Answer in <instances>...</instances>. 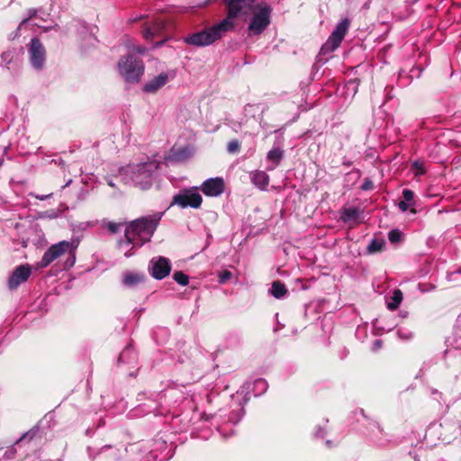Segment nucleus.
Wrapping results in <instances>:
<instances>
[{
    "mask_svg": "<svg viewBox=\"0 0 461 461\" xmlns=\"http://www.w3.org/2000/svg\"><path fill=\"white\" fill-rule=\"evenodd\" d=\"M79 243V239L73 238L70 240H62L51 245L44 252L41 261L39 262V267L41 268H45L56 259H59L61 257H66V260L63 263V268H71L76 263V253Z\"/></svg>",
    "mask_w": 461,
    "mask_h": 461,
    "instance_id": "f257e3e1",
    "label": "nucleus"
},
{
    "mask_svg": "<svg viewBox=\"0 0 461 461\" xmlns=\"http://www.w3.org/2000/svg\"><path fill=\"white\" fill-rule=\"evenodd\" d=\"M162 215V212H156L131 221L125 225L127 236L133 237L137 241V245L141 247L144 243L150 240Z\"/></svg>",
    "mask_w": 461,
    "mask_h": 461,
    "instance_id": "f03ea898",
    "label": "nucleus"
},
{
    "mask_svg": "<svg viewBox=\"0 0 461 461\" xmlns=\"http://www.w3.org/2000/svg\"><path fill=\"white\" fill-rule=\"evenodd\" d=\"M159 165V161L149 159L144 163L129 167L126 170V174L134 185L146 190L152 185Z\"/></svg>",
    "mask_w": 461,
    "mask_h": 461,
    "instance_id": "7ed1b4c3",
    "label": "nucleus"
},
{
    "mask_svg": "<svg viewBox=\"0 0 461 461\" xmlns=\"http://www.w3.org/2000/svg\"><path fill=\"white\" fill-rule=\"evenodd\" d=\"M226 21H220L212 26L203 29L184 38V42L194 47H206L215 41L231 30L226 25Z\"/></svg>",
    "mask_w": 461,
    "mask_h": 461,
    "instance_id": "20e7f679",
    "label": "nucleus"
},
{
    "mask_svg": "<svg viewBox=\"0 0 461 461\" xmlns=\"http://www.w3.org/2000/svg\"><path fill=\"white\" fill-rule=\"evenodd\" d=\"M227 8V16L221 21L227 22V26L232 31L236 26V20L246 21L254 11L255 0H224Z\"/></svg>",
    "mask_w": 461,
    "mask_h": 461,
    "instance_id": "39448f33",
    "label": "nucleus"
},
{
    "mask_svg": "<svg viewBox=\"0 0 461 461\" xmlns=\"http://www.w3.org/2000/svg\"><path fill=\"white\" fill-rule=\"evenodd\" d=\"M118 68L126 82L137 83L143 75L144 64L137 56L129 54L120 59Z\"/></svg>",
    "mask_w": 461,
    "mask_h": 461,
    "instance_id": "423d86ee",
    "label": "nucleus"
},
{
    "mask_svg": "<svg viewBox=\"0 0 461 461\" xmlns=\"http://www.w3.org/2000/svg\"><path fill=\"white\" fill-rule=\"evenodd\" d=\"M253 15L248 26L249 36L261 34L271 23V7L267 4H258L252 11Z\"/></svg>",
    "mask_w": 461,
    "mask_h": 461,
    "instance_id": "0eeeda50",
    "label": "nucleus"
},
{
    "mask_svg": "<svg viewBox=\"0 0 461 461\" xmlns=\"http://www.w3.org/2000/svg\"><path fill=\"white\" fill-rule=\"evenodd\" d=\"M203 203V197L195 186L184 188L173 196L171 206L177 205L185 209L191 207L198 209Z\"/></svg>",
    "mask_w": 461,
    "mask_h": 461,
    "instance_id": "6e6552de",
    "label": "nucleus"
},
{
    "mask_svg": "<svg viewBox=\"0 0 461 461\" xmlns=\"http://www.w3.org/2000/svg\"><path fill=\"white\" fill-rule=\"evenodd\" d=\"M350 25L348 18L342 19L321 48V54L327 55L336 50L345 38Z\"/></svg>",
    "mask_w": 461,
    "mask_h": 461,
    "instance_id": "1a4fd4ad",
    "label": "nucleus"
},
{
    "mask_svg": "<svg viewBox=\"0 0 461 461\" xmlns=\"http://www.w3.org/2000/svg\"><path fill=\"white\" fill-rule=\"evenodd\" d=\"M28 52L32 66L35 69H41L46 59V50L38 38L32 39L28 47Z\"/></svg>",
    "mask_w": 461,
    "mask_h": 461,
    "instance_id": "9d476101",
    "label": "nucleus"
},
{
    "mask_svg": "<svg viewBox=\"0 0 461 461\" xmlns=\"http://www.w3.org/2000/svg\"><path fill=\"white\" fill-rule=\"evenodd\" d=\"M149 271L151 276L158 280L165 278L171 271L169 259L164 257L152 258L149 264Z\"/></svg>",
    "mask_w": 461,
    "mask_h": 461,
    "instance_id": "9b49d317",
    "label": "nucleus"
},
{
    "mask_svg": "<svg viewBox=\"0 0 461 461\" xmlns=\"http://www.w3.org/2000/svg\"><path fill=\"white\" fill-rule=\"evenodd\" d=\"M224 181L221 177H213L202 184L201 191L206 196H218L224 192Z\"/></svg>",
    "mask_w": 461,
    "mask_h": 461,
    "instance_id": "f8f14e48",
    "label": "nucleus"
},
{
    "mask_svg": "<svg viewBox=\"0 0 461 461\" xmlns=\"http://www.w3.org/2000/svg\"><path fill=\"white\" fill-rule=\"evenodd\" d=\"M31 273V267L28 265L19 266L8 279V287L11 290L16 289L22 283L27 281Z\"/></svg>",
    "mask_w": 461,
    "mask_h": 461,
    "instance_id": "ddd939ff",
    "label": "nucleus"
},
{
    "mask_svg": "<svg viewBox=\"0 0 461 461\" xmlns=\"http://www.w3.org/2000/svg\"><path fill=\"white\" fill-rule=\"evenodd\" d=\"M166 23L160 18L155 19L153 22L145 23L142 31V36L146 41H152L155 37L162 34Z\"/></svg>",
    "mask_w": 461,
    "mask_h": 461,
    "instance_id": "4468645a",
    "label": "nucleus"
},
{
    "mask_svg": "<svg viewBox=\"0 0 461 461\" xmlns=\"http://www.w3.org/2000/svg\"><path fill=\"white\" fill-rule=\"evenodd\" d=\"M117 248L126 258H130L135 253V249L140 248V246L137 245L133 237H128L127 230H124V237L118 240Z\"/></svg>",
    "mask_w": 461,
    "mask_h": 461,
    "instance_id": "2eb2a0df",
    "label": "nucleus"
},
{
    "mask_svg": "<svg viewBox=\"0 0 461 461\" xmlns=\"http://www.w3.org/2000/svg\"><path fill=\"white\" fill-rule=\"evenodd\" d=\"M38 19H41V21H42V22H46V20L42 16L38 15V10L30 9L28 11V17L23 19L20 23V24L18 26V30H22L23 27H25L28 24H31L32 27L42 28L45 31L50 29V27L44 26L40 22H37Z\"/></svg>",
    "mask_w": 461,
    "mask_h": 461,
    "instance_id": "dca6fc26",
    "label": "nucleus"
},
{
    "mask_svg": "<svg viewBox=\"0 0 461 461\" xmlns=\"http://www.w3.org/2000/svg\"><path fill=\"white\" fill-rule=\"evenodd\" d=\"M251 183L258 189L264 191L269 185V176L262 170H254L249 173Z\"/></svg>",
    "mask_w": 461,
    "mask_h": 461,
    "instance_id": "f3484780",
    "label": "nucleus"
},
{
    "mask_svg": "<svg viewBox=\"0 0 461 461\" xmlns=\"http://www.w3.org/2000/svg\"><path fill=\"white\" fill-rule=\"evenodd\" d=\"M168 81V76L167 73H160L153 79L149 80L143 86V90L147 93H155L162 86H164Z\"/></svg>",
    "mask_w": 461,
    "mask_h": 461,
    "instance_id": "a211bd4d",
    "label": "nucleus"
},
{
    "mask_svg": "<svg viewBox=\"0 0 461 461\" xmlns=\"http://www.w3.org/2000/svg\"><path fill=\"white\" fill-rule=\"evenodd\" d=\"M283 157L284 151L281 148L274 147L271 149L267 154V161L272 162L273 165L268 166L267 169L269 171L274 170L280 164Z\"/></svg>",
    "mask_w": 461,
    "mask_h": 461,
    "instance_id": "6ab92c4d",
    "label": "nucleus"
},
{
    "mask_svg": "<svg viewBox=\"0 0 461 461\" xmlns=\"http://www.w3.org/2000/svg\"><path fill=\"white\" fill-rule=\"evenodd\" d=\"M144 280V276L139 273L128 272L124 274L122 283L127 287H135Z\"/></svg>",
    "mask_w": 461,
    "mask_h": 461,
    "instance_id": "aec40b11",
    "label": "nucleus"
},
{
    "mask_svg": "<svg viewBox=\"0 0 461 461\" xmlns=\"http://www.w3.org/2000/svg\"><path fill=\"white\" fill-rule=\"evenodd\" d=\"M360 214V211L357 207L343 208L340 212V220L348 223L352 221H356Z\"/></svg>",
    "mask_w": 461,
    "mask_h": 461,
    "instance_id": "412c9836",
    "label": "nucleus"
},
{
    "mask_svg": "<svg viewBox=\"0 0 461 461\" xmlns=\"http://www.w3.org/2000/svg\"><path fill=\"white\" fill-rule=\"evenodd\" d=\"M136 357L137 355L134 348L131 346H127L120 354L118 357V363H130L131 360L134 361L136 359Z\"/></svg>",
    "mask_w": 461,
    "mask_h": 461,
    "instance_id": "4be33fe9",
    "label": "nucleus"
},
{
    "mask_svg": "<svg viewBox=\"0 0 461 461\" xmlns=\"http://www.w3.org/2000/svg\"><path fill=\"white\" fill-rule=\"evenodd\" d=\"M270 292L275 298L280 299L287 293V289L280 281H275L272 284Z\"/></svg>",
    "mask_w": 461,
    "mask_h": 461,
    "instance_id": "5701e85b",
    "label": "nucleus"
},
{
    "mask_svg": "<svg viewBox=\"0 0 461 461\" xmlns=\"http://www.w3.org/2000/svg\"><path fill=\"white\" fill-rule=\"evenodd\" d=\"M385 247L384 239H373L367 246L368 253H376L382 251Z\"/></svg>",
    "mask_w": 461,
    "mask_h": 461,
    "instance_id": "b1692460",
    "label": "nucleus"
},
{
    "mask_svg": "<svg viewBox=\"0 0 461 461\" xmlns=\"http://www.w3.org/2000/svg\"><path fill=\"white\" fill-rule=\"evenodd\" d=\"M402 301V294L400 290H395L393 293V295L390 297L389 301L387 302V307L388 309L393 311L398 308L400 303Z\"/></svg>",
    "mask_w": 461,
    "mask_h": 461,
    "instance_id": "393cba45",
    "label": "nucleus"
},
{
    "mask_svg": "<svg viewBox=\"0 0 461 461\" xmlns=\"http://www.w3.org/2000/svg\"><path fill=\"white\" fill-rule=\"evenodd\" d=\"M124 225V222L104 221L102 223V228L107 230V231L110 234H116L121 230L122 227H123Z\"/></svg>",
    "mask_w": 461,
    "mask_h": 461,
    "instance_id": "a878e982",
    "label": "nucleus"
},
{
    "mask_svg": "<svg viewBox=\"0 0 461 461\" xmlns=\"http://www.w3.org/2000/svg\"><path fill=\"white\" fill-rule=\"evenodd\" d=\"M267 382L263 379V378H259V379H257L255 382H254V393L255 395H260L262 393H264L267 389Z\"/></svg>",
    "mask_w": 461,
    "mask_h": 461,
    "instance_id": "bb28decb",
    "label": "nucleus"
},
{
    "mask_svg": "<svg viewBox=\"0 0 461 461\" xmlns=\"http://www.w3.org/2000/svg\"><path fill=\"white\" fill-rule=\"evenodd\" d=\"M174 280L180 285H187L189 283V276L182 271H176L173 275Z\"/></svg>",
    "mask_w": 461,
    "mask_h": 461,
    "instance_id": "cd10ccee",
    "label": "nucleus"
},
{
    "mask_svg": "<svg viewBox=\"0 0 461 461\" xmlns=\"http://www.w3.org/2000/svg\"><path fill=\"white\" fill-rule=\"evenodd\" d=\"M402 233L398 229H394L389 231L388 240L391 243H397L402 240Z\"/></svg>",
    "mask_w": 461,
    "mask_h": 461,
    "instance_id": "c85d7f7f",
    "label": "nucleus"
},
{
    "mask_svg": "<svg viewBox=\"0 0 461 461\" xmlns=\"http://www.w3.org/2000/svg\"><path fill=\"white\" fill-rule=\"evenodd\" d=\"M240 149V143L238 140H232L227 144V151L230 154H235Z\"/></svg>",
    "mask_w": 461,
    "mask_h": 461,
    "instance_id": "c756f323",
    "label": "nucleus"
},
{
    "mask_svg": "<svg viewBox=\"0 0 461 461\" xmlns=\"http://www.w3.org/2000/svg\"><path fill=\"white\" fill-rule=\"evenodd\" d=\"M374 183L369 177H366L360 186L363 191H370L374 189Z\"/></svg>",
    "mask_w": 461,
    "mask_h": 461,
    "instance_id": "7c9ffc66",
    "label": "nucleus"
},
{
    "mask_svg": "<svg viewBox=\"0 0 461 461\" xmlns=\"http://www.w3.org/2000/svg\"><path fill=\"white\" fill-rule=\"evenodd\" d=\"M402 197L403 201L411 203L414 198V193L410 189H403Z\"/></svg>",
    "mask_w": 461,
    "mask_h": 461,
    "instance_id": "2f4dec72",
    "label": "nucleus"
},
{
    "mask_svg": "<svg viewBox=\"0 0 461 461\" xmlns=\"http://www.w3.org/2000/svg\"><path fill=\"white\" fill-rule=\"evenodd\" d=\"M231 276H232L231 272H230L228 270H224V271L221 272L219 275V282L221 284H224L228 280L230 279Z\"/></svg>",
    "mask_w": 461,
    "mask_h": 461,
    "instance_id": "473e14b6",
    "label": "nucleus"
},
{
    "mask_svg": "<svg viewBox=\"0 0 461 461\" xmlns=\"http://www.w3.org/2000/svg\"><path fill=\"white\" fill-rule=\"evenodd\" d=\"M412 167L416 168L418 170V173H417L418 175L425 174V168H424L423 165L421 163H420L419 161L413 162Z\"/></svg>",
    "mask_w": 461,
    "mask_h": 461,
    "instance_id": "72a5a7b5",
    "label": "nucleus"
},
{
    "mask_svg": "<svg viewBox=\"0 0 461 461\" xmlns=\"http://www.w3.org/2000/svg\"><path fill=\"white\" fill-rule=\"evenodd\" d=\"M240 420V416L238 413H231L230 416L229 417L228 421L232 424H236L237 422H239Z\"/></svg>",
    "mask_w": 461,
    "mask_h": 461,
    "instance_id": "f704fd0d",
    "label": "nucleus"
},
{
    "mask_svg": "<svg viewBox=\"0 0 461 461\" xmlns=\"http://www.w3.org/2000/svg\"><path fill=\"white\" fill-rule=\"evenodd\" d=\"M411 203H409L405 201H401L399 203V209L402 212H406L409 210V208L411 207Z\"/></svg>",
    "mask_w": 461,
    "mask_h": 461,
    "instance_id": "c9c22d12",
    "label": "nucleus"
},
{
    "mask_svg": "<svg viewBox=\"0 0 461 461\" xmlns=\"http://www.w3.org/2000/svg\"><path fill=\"white\" fill-rule=\"evenodd\" d=\"M398 335L400 338H402L404 339H409L411 338V332H404L401 330H398Z\"/></svg>",
    "mask_w": 461,
    "mask_h": 461,
    "instance_id": "e433bc0d",
    "label": "nucleus"
},
{
    "mask_svg": "<svg viewBox=\"0 0 461 461\" xmlns=\"http://www.w3.org/2000/svg\"><path fill=\"white\" fill-rule=\"evenodd\" d=\"M382 347V340L381 339H375L373 344V350H377L381 348Z\"/></svg>",
    "mask_w": 461,
    "mask_h": 461,
    "instance_id": "4c0bfd02",
    "label": "nucleus"
},
{
    "mask_svg": "<svg viewBox=\"0 0 461 461\" xmlns=\"http://www.w3.org/2000/svg\"><path fill=\"white\" fill-rule=\"evenodd\" d=\"M134 50H135L137 53H139V54H141V55H142V54H144V53L146 52L147 49H146L145 47H143V46H138V47H136V48L134 49Z\"/></svg>",
    "mask_w": 461,
    "mask_h": 461,
    "instance_id": "58836bf2",
    "label": "nucleus"
},
{
    "mask_svg": "<svg viewBox=\"0 0 461 461\" xmlns=\"http://www.w3.org/2000/svg\"><path fill=\"white\" fill-rule=\"evenodd\" d=\"M50 196H51V194H47V195H35V197L41 201L46 200L47 198H49Z\"/></svg>",
    "mask_w": 461,
    "mask_h": 461,
    "instance_id": "ea45409f",
    "label": "nucleus"
},
{
    "mask_svg": "<svg viewBox=\"0 0 461 461\" xmlns=\"http://www.w3.org/2000/svg\"><path fill=\"white\" fill-rule=\"evenodd\" d=\"M315 436H316V437H322V436H323L322 429H319L316 431Z\"/></svg>",
    "mask_w": 461,
    "mask_h": 461,
    "instance_id": "a19ab883",
    "label": "nucleus"
},
{
    "mask_svg": "<svg viewBox=\"0 0 461 461\" xmlns=\"http://www.w3.org/2000/svg\"><path fill=\"white\" fill-rule=\"evenodd\" d=\"M163 42H164V41H158V42H157V43L155 44V46H154V47H155V48L159 47V46H161V45L163 44Z\"/></svg>",
    "mask_w": 461,
    "mask_h": 461,
    "instance_id": "79ce46f5",
    "label": "nucleus"
},
{
    "mask_svg": "<svg viewBox=\"0 0 461 461\" xmlns=\"http://www.w3.org/2000/svg\"><path fill=\"white\" fill-rule=\"evenodd\" d=\"M140 19V17H135L133 19H131V23H136L137 21H139Z\"/></svg>",
    "mask_w": 461,
    "mask_h": 461,
    "instance_id": "37998d69",
    "label": "nucleus"
},
{
    "mask_svg": "<svg viewBox=\"0 0 461 461\" xmlns=\"http://www.w3.org/2000/svg\"><path fill=\"white\" fill-rule=\"evenodd\" d=\"M27 438V434H24L23 436H22L20 438H19V441H22L23 440L24 438Z\"/></svg>",
    "mask_w": 461,
    "mask_h": 461,
    "instance_id": "c03bdc74",
    "label": "nucleus"
},
{
    "mask_svg": "<svg viewBox=\"0 0 461 461\" xmlns=\"http://www.w3.org/2000/svg\"><path fill=\"white\" fill-rule=\"evenodd\" d=\"M343 165L349 167L351 165V162H344Z\"/></svg>",
    "mask_w": 461,
    "mask_h": 461,
    "instance_id": "a18cd8bd",
    "label": "nucleus"
},
{
    "mask_svg": "<svg viewBox=\"0 0 461 461\" xmlns=\"http://www.w3.org/2000/svg\"><path fill=\"white\" fill-rule=\"evenodd\" d=\"M326 444H327L328 447H330V440H327Z\"/></svg>",
    "mask_w": 461,
    "mask_h": 461,
    "instance_id": "49530a36",
    "label": "nucleus"
}]
</instances>
